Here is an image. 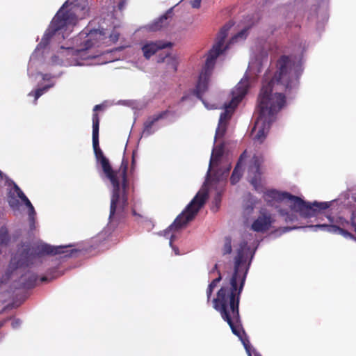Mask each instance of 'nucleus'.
I'll return each instance as SVG.
<instances>
[{
  "label": "nucleus",
  "instance_id": "18",
  "mask_svg": "<svg viewBox=\"0 0 356 356\" xmlns=\"http://www.w3.org/2000/svg\"><path fill=\"white\" fill-rule=\"evenodd\" d=\"M10 241L8 229L6 227L0 228V245H6Z\"/></svg>",
  "mask_w": 356,
  "mask_h": 356
},
{
  "label": "nucleus",
  "instance_id": "13",
  "mask_svg": "<svg viewBox=\"0 0 356 356\" xmlns=\"http://www.w3.org/2000/svg\"><path fill=\"white\" fill-rule=\"evenodd\" d=\"M167 113L168 111H165L148 118L144 124L143 135L145 136H149L154 134L158 129V127L156 126L158 121L160 119L165 118Z\"/></svg>",
  "mask_w": 356,
  "mask_h": 356
},
{
  "label": "nucleus",
  "instance_id": "32",
  "mask_svg": "<svg viewBox=\"0 0 356 356\" xmlns=\"http://www.w3.org/2000/svg\"><path fill=\"white\" fill-rule=\"evenodd\" d=\"M352 225L355 227V231L356 232V225H355V222H352Z\"/></svg>",
  "mask_w": 356,
  "mask_h": 356
},
{
  "label": "nucleus",
  "instance_id": "30",
  "mask_svg": "<svg viewBox=\"0 0 356 356\" xmlns=\"http://www.w3.org/2000/svg\"><path fill=\"white\" fill-rule=\"evenodd\" d=\"M124 1L120 0V2L119 3V5H118L120 9H122V8L124 6Z\"/></svg>",
  "mask_w": 356,
  "mask_h": 356
},
{
  "label": "nucleus",
  "instance_id": "12",
  "mask_svg": "<svg viewBox=\"0 0 356 356\" xmlns=\"http://www.w3.org/2000/svg\"><path fill=\"white\" fill-rule=\"evenodd\" d=\"M274 222L273 216L267 209H261L259 215L250 222V229L256 232L264 233L272 227Z\"/></svg>",
  "mask_w": 356,
  "mask_h": 356
},
{
  "label": "nucleus",
  "instance_id": "2",
  "mask_svg": "<svg viewBox=\"0 0 356 356\" xmlns=\"http://www.w3.org/2000/svg\"><path fill=\"white\" fill-rule=\"evenodd\" d=\"M303 71L302 59L296 56H282L273 75L266 72L258 97L259 115L252 130L255 142L261 143L270 130L277 114L286 106L284 91L298 87Z\"/></svg>",
  "mask_w": 356,
  "mask_h": 356
},
{
  "label": "nucleus",
  "instance_id": "8",
  "mask_svg": "<svg viewBox=\"0 0 356 356\" xmlns=\"http://www.w3.org/2000/svg\"><path fill=\"white\" fill-rule=\"evenodd\" d=\"M267 58L268 54L264 49L259 50L258 54L251 57L248 71L244 77L232 91L231 100L223 105L224 111L220 115L218 125L216 131V143L225 135L227 126L235 108L247 94L249 87V79L252 78V75H256L261 72L263 64L267 62Z\"/></svg>",
  "mask_w": 356,
  "mask_h": 356
},
{
  "label": "nucleus",
  "instance_id": "33",
  "mask_svg": "<svg viewBox=\"0 0 356 356\" xmlns=\"http://www.w3.org/2000/svg\"><path fill=\"white\" fill-rule=\"evenodd\" d=\"M46 280H47V278H46V277H43V278L42 279V281H45Z\"/></svg>",
  "mask_w": 356,
  "mask_h": 356
},
{
  "label": "nucleus",
  "instance_id": "16",
  "mask_svg": "<svg viewBox=\"0 0 356 356\" xmlns=\"http://www.w3.org/2000/svg\"><path fill=\"white\" fill-rule=\"evenodd\" d=\"M246 156V152H244L240 156V159L238 160V162L237 163L235 168L234 169V171L232 172V175L231 176V183L232 184H236L241 177V170H242V165L243 160L245 159Z\"/></svg>",
  "mask_w": 356,
  "mask_h": 356
},
{
  "label": "nucleus",
  "instance_id": "19",
  "mask_svg": "<svg viewBox=\"0 0 356 356\" xmlns=\"http://www.w3.org/2000/svg\"><path fill=\"white\" fill-rule=\"evenodd\" d=\"M316 15L317 19H321L323 22H326L328 19V15L326 9L320 10L319 11H318Z\"/></svg>",
  "mask_w": 356,
  "mask_h": 356
},
{
  "label": "nucleus",
  "instance_id": "34",
  "mask_svg": "<svg viewBox=\"0 0 356 356\" xmlns=\"http://www.w3.org/2000/svg\"><path fill=\"white\" fill-rule=\"evenodd\" d=\"M107 61H102L101 63H106Z\"/></svg>",
  "mask_w": 356,
  "mask_h": 356
},
{
  "label": "nucleus",
  "instance_id": "14",
  "mask_svg": "<svg viewBox=\"0 0 356 356\" xmlns=\"http://www.w3.org/2000/svg\"><path fill=\"white\" fill-rule=\"evenodd\" d=\"M171 43L163 41L147 42L142 47V51L146 58H149L158 50L170 47Z\"/></svg>",
  "mask_w": 356,
  "mask_h": 356
},
{
  "label": "nucleus",
  "instance_id": "9",
  "mask_svg": "<svg viewBox=\"0 0 356 356\" xmlns=\"http://www.w3.org/2000/svg\"><path fill=\"white\" fill-rule=\"evenodd\" d=\"M232 26V24L231 23H228L220 29L217 35L215 44L207 55L205 64L200 73L195 89L193 92V95H195L199 99H202V95L209 88L211 76L217 57L220 54H222V52L229 47L230 44L243 41L248 35L249 28L245 27L234 35L230 40L229 44H225V40L227 38L228 31Z\"/></svg>",
  "mask_w": 356,
  "mask_h": 356
},
{
  "label": "nucleus",
  "instance_id": "3",
  "mask_svg": "<svg viewBox=\"0 0 356 356\" xmlns=\"http://www.w3.org/2000/svg\"><path fill=\"white\" fill-rule=\"evenodd\" d=\"M234 257V271L228 281L225 280L213 299V307L227 322L232 332L242 342L248 356H252V346L240 324L238 304L251 260L254 254L248 241H242L236 247Z\"/></svg>",
  "mask_w": 356,
  "mask_h": 356
},
{
  "label": "nucleus",
  "instance_id": "31",
  "mask_svg": "<svg viewBox=\"0 0 356 356\" xmlns=\"http://www.w3.org/2000/svg\"><path fill=\"white\" fill-rule=\"evenodd\" d=\"M101 108H102V105H96V106L94 107L93 111L95 112V111H97V110L100 109Z\"/></svg>",
  "mask_w": 356,
  "mask_h": 356
},
{
  "label": "nucleus",
  "instance_id": "20",
  "mask_svg": "<svg viewBox=\"0 0 356 356\" xmlns=\"http://www.w3.org/2000/svg\"><path fill=\"white\" fill-rule=\"evenodd\" d=\"M232 252L231 240L228 238L225 239V245L222 249L223 254H229Z\"/></svg>",
  "mask_w": 356,
  "mask_h": 356
},
{
  "label": "nucleus",
  "instance_id": "27",
  "mask_svg": "<svg viewBox=\"0 0 356 356\" xmlns=\"http://www.w3.org/2000/svg\"><path fill=\"white\" fill-rule=\"evenodd\" d=\"M191 98V95H184L181 99V102H184Z\"/></svg>",
  "mask_w": 356,
  "mask_h": 356
},
{
  "label": "nucleus",
  "instance_id": "25",
  "mask_svg": "<svg viewBox=\"0 0 356 356\" xmlns=\"http://www.w3.org/2000/svg\"><path fill=\"white\" fill-rule=\"evenodd\" d=\"M220 194H218V195H216V197H215V204H216V208L215 209L213 208V209L215 211H217V209H218V204L220 203Z\"/></svg>",
  "mask_w": 356,
  "mask_h": 356
},
{
  "label": "nucleus",
  "instance_id": "17",
  "mask_svg": "<svg viewBox=\"0 0 356 356\" xmlns=\"http://www.w3.org/2000/svg\"><path fill=\"white\" fill-rule=\"evenodd\" d=\"M257 204V200L251 195H248V200L244 204V213L250 214Z\"/></svg>",
  "mask_w": 356,
  "mask_h": 356
},
{
  "label": "nucleus",
  "instance_id": "24",
  "mask_svg": "<svg viewBox=\"0 0 356 356\" xmlns=\"http://www.w3.org/2000/svg\"><path fill=\"white\" fill-rule=\"evenodd\" d=\"M213 289H214L213 287H211V286H210L209 285V286H208V288L207 289V296L208 301L209 300V299L211 298V296L212 294V292H213Z\"/></svg>",
  "mask_w": 356,
  "mask_h": 356
},
{
  "label": "nucleus",
  "instance_id": "28",
  "mask_svg": "<svg viewBox=\"0 0 356 356\" xmlns=\"http://www.w3.org/2000/svg\"><path fill=\"white\" fill-rule=\"evenodd\" d=\"M298 227H285L284 229V232H289L292 229H298Z\"/></svg>",
  "mask_w": 356,
  "mask_h": 356
},
{
  "label": "nucleus",
  "instance_id": "26",
  "mask_svg": "<svg viewBox=\"0 0 356 356\" xmlns=\"http://www.w3.org/2000/svg\"><path fill=\"white\" fill-rule=\"evenodd\" d=\"M202 103L204 104V105L205 106V107L208 109H212V108H215L216 107H214L213 106H209L207 103L204 100V99H202Z\"/></svg>",
  "mask_w": 356,
  "mask_h": 356
},
{
  "label": "nucleus",
  "instance_id": "11",
  "mask_svg": "<svg viewBox=\"0 0 356 356\" xmlns=\"http://www.w3.org/2000/svg\"><path fill=\"white\" fill-rule=\"evenodd\" d=\"M326 218H327L330 224H318L316 225H311L309 227L315 232L318 229H321L331 233L339 234L346 238L353 237L351 234L346 231L344 228L351 226L355 229V227L352 225V222H355V223H356L355 216L352 218L350 223L341 217L335 218L330 215H327Z\"/></svg>",
  "mask_w": 356,
  "mask_h": 356
},
{
  "label": "nucleus",
  "instance_id": "6",
  "mask_svg": "<svg viewBox=\"0 0 356 356\" xmlns=\"http://www.w3.org/2000/svg\"><path fill=\"white\" fill-rule=\"evenodd\" d=\"M230 169L231 165L225 155L223 145L221 144L215 145L212 149L207 179L204 185L185 210L177 217L174 222L162 232V234L170 240L169 245L176 255H179L180 253L179 249L172 245V242L176 238L179 230L192 220L204 204L208 197V184L210 182V178L212 177L213 181H223L227 177Z\"/></svg>",
  "mask_w": 356,
  "mask_h": 356
},
{
  "label": "nucleus",
  "instance_id": "1",
  "mask_svg": "<svg viewBox=\"0 0 356 356\" xmlns=\"http://www.w3.org/2000/svg\"><path fill=\"white\" fill-rule=\"evenodd\" d=\"M88 12V2L86 0H67L51 20L41 42L31 56L28 65L29 77H35V79L39 78L48 82L29 93V96L34 97V104L40 96L54 86L55 82L52 79L61 74H42L40 70L45 69L50 64L64 67L90 65V60L110 51L99 48L109 46L118 40L120 33L116 30L110 33L103 29H90L87 27L76 36L61 44L57 53L48 58L47 45L49 42L60 44L66 40L78 19L84 18Z\"/></svg>",
  "mask_w": 356,
  "mask_h": 356
},
{
  "label": "nucleus",
  "instance_id": "7",
  "mask_svg": "<svg viewBox=\"0 0 356 356\" xmlns=\"http://www.w3.org/2000/svg\"><path fill=\"white\" fill-rule=\"evenodd\" d=\"M99 120L97 113L92 115V146L98 164L100 165L104 179H108L112 186V195L110 207L109 218L115 216H120L127 204L126 195L127 188V165L124 162L118 170H113L108 160L104 156L99 147Z\"/></svg>",
  "mask_w": 356,
  "mask_h": 356
},
{
  "label": "nucleus",
  "instance_id": "4",
  "mask_svg": "<svg viewBox=\"0 0 356 356\" xmlns=\"http://www.w3.org/2000/svg\"><path fill=\"white\" fill-rule=\"evenodd\" d=\"M262 159L254 156L252 161V165L248 170V179L250 184L258 192L264 193V200L270 206L277 209L280 214L286 222L296 220L297 213L302 218H311L326 209L330 208L335 200L330 202H307L300 197L292 195L287 192L279 191L275 189H269L263 191L262 181L259 166Z\"/></svg>",
  "mask_w": 356,
  "mask_h": 356
},
{
  "label": "nucleus",
  "instance_id": "5",
  "mask_svg": "<svg viewBox=\"0 0 356 356\" xmlns=\"http://www.w3.org/2000/svg\"><path fill=\"white\" fill-rule=\"evenodd\" d=\"M71 245L51 246L42 242L31 245L23 243L18 248L17 252L13 256L5 275L1 282H13V287H31L37 280V276L29 270L31 266L38 265L42 261V257L49 254H61L72 257L76 249Z\"/></svg>",
  "mask_w": 356,
  "mask_h": 356
},
{
  "label": "nucleus",
  "instance_id": "21",
  "mask_svg": "<svg viewBox=\"0 0 356 356\" xmlns=\"http://www.w3.org/2000/svg\"><path fill=\"white\" fill-rule=\"evenodd\" d=\"M21 325V321L18 318L12 319L11 325L14 329L17 328Z\"/></svg>",
  "mask_w": 356,
  "mask_h": 356
},
{
  "label": "nucleus",
  "instance_id": "10",
  "mask_svg": "<svg viewBox=\"0 0 356 356\" xmlns=\"http://www.w3.org/2000/svg\"><path fill=\"white\" fill-rule=\"evenodd\" d=\"M0 178H4L6 184L9 187L8 192V202L9 206L13 212L15 214H17L20 213V207L22 204H24L27 208L30 227L31 229H33L36 212L33 204L23 193V191L19 188V187L12 180L8 179V177H7L6 175H3L1 171Z\"/></svg>",
  "mask_w": 356,
  "mask_h": 356
},
{
  "label": "nucleus",
  "instance_id": "22",
  "mask_svg": "<svg viewBox=\"0 0 356 356\" xmlns=\"http://www.w3.org/2000/svg\"><path fill=\"white\" fill-rule=\"evenodd\" d=\"M221 280V277L219 275L217 278L214 279L209 284L210 286L213 287V289L216 288L218 283Z\"/></svg>",
  "mask_w": 356,
  "mask_h": 356
},
{
  "label": "nucleus",
  "instance_id": "15",
  "mask_svg": "<svg viewBox=\"0 0 356 356\" xmlns=\"http://www.w3.org/2000/svg\"><path fill=\"white\" fill-rule=\"evenodd\" d=\"M168 24V14L166 13L152 23L147 24L145 28L149 31H157L165 27Z\"/></svg>",
  "mask_w": 356,
  "mask_h": 356
},
{
  "label": "nucleus",
  "instance_id": "23",
  "mask_svg": "<svg viewBox=\"0 0 356 356\" xmlns=\"http://www.w3.org/2000/svg\"><path fill=\"white\" fill-rule=\"evenodd\" d=\"M201 5V0H193L191 2V6L194 8H199Z\"/></svg>",
  "mask_w": 356,
  "mask_h": 356
},
{
  "label": "nucleus",
  "instance_id": "29",
  "mask_svg": "<svg viewBox=\"0 0 356 356\" xmlns=\"http://www.w3.org/2000/svg\"><path fill=\"white\" fill-rule=\"evenodd\" d=\"M134 163H135L134 158L133 157V159H132V166L131 167V173H132L134 171V170H135Z\"/></svg>",
  "mask_w": 356,
  "mask_h": 356
}]
</instances>
